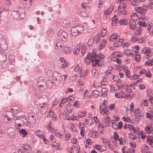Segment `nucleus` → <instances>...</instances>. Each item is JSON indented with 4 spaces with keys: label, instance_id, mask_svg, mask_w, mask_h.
<instances>
[{
    "label": "nucleus",
    "instance_id": "f257e3e1",
    "mask_svg": "<svg viewBox=\"0 0 153 153\" xmlns=\"http://www.w3.org/2000/svg\"><path fill=\"white\" fill-rule=\"evenodd\" d=\"M52 73V75L55 78H53L54 82L55 84L59 85L60 84L62 80V78L61 77V74L56 72H53L51 71L50 70H48L47 72V74Z\"/></svg>",
    "mask_w": 153,
    "mask_h": 153
},
{
    "label": "nucleus",
    "instance_id": "f03ea898",
    "mask_svg": "<svg viewBox=\"0 0 153 153\" xmlns=\"http://www.w3.org/2000/svg\"><path fill=\"white\" fill-rule=\"evenodd\" d=\"M127 5L126 3H120L118 7V14L123 16L126 14L127 13L126 10Z\"/></svg>",
    "mask_w": 153,
    "mask_h": 153
},
{
    "label": "nucleus",
    "instance_id": "7ed1b4c3",
    "mask_svg": "<svg viewBox=\"0 0 153 153\" xmlns=\"http://www.w3.org/2000/svg\"><path fill=\"white\" fill-rule=\"evenodd\" d=\"M68 37V35L67 33L62 30H59L57 33V38L59 41L62 40L65 42L67 40Z\"/></svg>",
    "mask_w": 153,
    "mask_h": 153
},
{
    "label": "nucleus",
    "instance_id": "20e7f679",
    "mask_svg": "<svg viewBox=\"0 0 153 153\" xmlns=\"http://www.w3.org/2000/svg\"><path fill=\"white\" fill-rule=\"evenodd\" d=\"M143 54H144V58L146 59L149 58L152 55V52L151 49L147 48L143 49L142 51Z\"/></svg>",
    "mask_w": 153,
    "mask_h": 153
},
{
    "label": "nucleus",
    "instance_id": "39448f33",
    "mask_svg": "<svg viewBox=\"0 0 153 153\" xmlns=\"http://www.w3.org/2000/svg\"><path fill=\"white\" fill-rule=\"evenodd\" d=\"M134 114L135 117L139 119L143 118L144 114L142 110L139 108H135L134 112Z\"/></svg>",
    "mask_w": 153,
    "mask_h": 153
},
{
    "label": "nucleus",
    "instance_id": "423d86ee",
    "mask_svg": "<svg viewBox=\"0 0 153 153\" xmlns=\"http://www.w3.org/2000/svg\"><path fill=\"white\" fill-rule=\"evenodd\" d=\"M108 109L109 108L108 107H105L102 104H101L100 105V112L101 114H105V116L107 115L109 113V111H108Z\"/></svg>",
    "mask_w": 153,
    "mask_h": 153
},
{
    "label": "nucleus",
    "instance_id": "0eeeda50",
    "mask_svg": "<svg viewBox=\"0 0 153 153\" xmlns=\"http://www.w3.org/2000/svg\"><path fill=\"white\" fill-rule=\"evenodd\" d=\"M37 81L39 89H41L45 87V83L43 77L41 76L39 77L37 79Z\"/></svg>",
    "mask_w": 153,
    "mask_h": 153
},
{
    "label": "nucleus",
    "instance_id": "6e6552de",
    "mask_svg": "<svg viewBox=\"0 0 153 153\" xmlns=\"http://www.w3.org/2000/svg\"><path fill=\"white\" fill-rule=\"evenodd\" d=\"M28 119L30 121L28 123L30 126H33L36 121V119L33 113H29L28 115Z\"/></svg>",
    "mask_w": 153,
    "mask_h": 153
},
{
    "label": "nucleus",
    "instance_id": "1a4fd4ad",
    "mask_svg": "<svg viewBox=\"0 0 153 153\" xmlns=\"http://www.w3.org/2000/svg\"><path fill=\"white\" fill-rule=\"evenodd\" d=\"M88 137L91 138H97L99 136L98 132L93 129H90L88 134Z\"/></svg>",
    "mask_w": 153,
    "mask_h": 153
},
{
    "label": "nucleus",
    "instance_id": "9d476101",
    "mask_svg": "<svg viewBox=\"0 0 153 153\" xmlns=\"http://www.w3.org/2000/svg\"><path fill=\"white\" fill-rule=\"evenodd\" d=\"M117 122L114 121H111L112 127L115 130L121 129L123 127V123L122 122H120L117 124Z\"/></svg>",
    "mask_w": 153,
    "mask_h": 153
},
{
    "label": "nucleus",
    "instance_id": "9b49d317",
    "mask_svg": "<svg viewBox=\"0 0 153 153\" xmlns=\"http://www.w3.org/2000/svg\"><path fill=\"white\" fill-rule=\"evenodd\" d=\"M48 102H44L40 104L39 107H40L42 113H45L48 111Z\"/></svg>",
    "mask_w": 153,
    "mask_h": 153
},
{
    "label": "nucleus",
    "instance_id": "f8f14e48",
    "mask_svg": "<svg viewBox=\"0 0 153 153\" xmlns=\"http://www.w3.org/2000/svg\"><path fill=\"white\" fill-rule=\"evenodd\" d=\"M135 48H136V50L135 51V61L137 62H139L141 60L140 56V54L138 53L139 49V47L138 46H136Z\"/></svg>",
    "mask_w": 153,
    "mask_h": 153
},
{
    "label": "nucleus",
    "instance_id": "ddd939ff",
    "mask_svg": "<svg viewBox=\"0 0 153 153\" xmlns=\"http://www.w3.org/2000/svg\"><path fill=\"white\" fill-rule=\"evenodd\" d=\"M96 150H98L99 152H102L105 151L106 149V146L104 145L96 144L95 145Z\"/></svg>",
    "mask_w": 153,
    "mask_h": 153
},
{
    "label": "nucleus",
    "instance_id": "4468645a",
    "mask_svg": "<svg viewBox=\"0 0 153 153\" xmlns=\"http://www.w3.org/2000/svg\"><path fill=\"white\" fill-rule=\"evenodd\" d=\"M135 9L137 13L141 15H144L146 13V9L142 7H135Z\"/></svg>",
    "mask_w": 153,
    "mask_h": 153
},
{
    "label": "nucleus",
    "instance_id": "2eb2a0df",
    "mask_svg": "<svg viewBox=\"0 0 153 153\" xmlns=\"http://www.w3.org/2000/svg\"><path fill=\"white\" fill-rule=\"evenodd\" d=\"M123 55V53L119 51L114 52L112 53L111 56L109 57V59L111 60V58L115 59L117 57H121Z\"/></svg>",
    "mask_w": 153,
    "mask_h": 153
},
{
    "label": "nucleus",
    "instance_id": "dca6fc26",
    "mask_svg": "<svg viewBox=\"0 0 153 153\" xmlns=\"http://www.w3.org/2000/svg\"><path fill=\"white\" fill-rule=\"evenodd\" d=\"M95 54V53H92L91 57V62L92 65L93 67L96 66V65L98 64V62H99V61H98V59H96L94 57V56H94Z\"/></svg>",
    "mask_w": 153,
    "mask_h": 153
},
{
    "label": "nucleus",
    "instance_id": "f3484780",
    "mask_svg": "<svg viewBox=\"0 0 153 153\" xmlns=\"http://www.w3.org/2000/svg\"><path fill=\"white\" fill-rule=\"evenodd\" d=\"M128 137L130 139L133 140H134L137 138L139 139H140L139 134L135 133V132H134V134L132 133H130L129 134Z\"/></svg>",
    "mask_w": 153,
    "mask_h": 153
},
{
    "label": "nucleus",
    "instance_id": "a211bd4d",
    "mask_svg": "<svg viewBox=\"0 0 153 153\" xmlns=\"http://www.w3.org/2000/svg\"><path fill=\"white\" fill-rule=\"evenodd\" d=\"M145 130L147 134H153V128L152 126L147 125L145 128Z\"/></svg>",
    "mask_w": 153,
    "mask_h": 153
},
{
    "label": "nucleus",
    "instance_id": "6ab92c4d",
    "mask_svg": "<svg viewBox=\"0 0 153 153\" xmlns=\"http://www.w3.org/2000/svg\"><path fill=\"white\" fill-rule=\"evenodd\" d=\"M149 150V147L146 144H143L141 147L142 153H152L151 152H148Z\"/></svg>",
    "mask_w": 153,
    "mask_h": 153
},
{
    "label": "nucleus",
    "instance_id": "aec40b11",
    "mask_svg": "<svg viewBox=\"0 0 153 153\" xmlns=\"http://www.w3.org/2000/svg\"><path fill=\"white\" fill-rule=\"evenodd\" d=\"M34 134L39 138H42L44 137V133L39 130H36L34 131Z\"/></svg>",
    "mask_w": 153,
    "mask_h": 153
},
{
    "label": "nucleus",
    "instance_id": "412c9836",
    "mask_svg": "<svg viewBox=\"0 0 153 153\" xmlns=\"http://www.w3.org/2000/svg\"><path fill=\"white\" fill-rule=\"evenodd\" d=\"M71 31L72 35L74 36H76L79 34L76 26L73 27L71 29Z\"/></svg>",
    "mask_w": 153,
    "mask_h": 153
},
{
    "label": "nucleus",
    "instance_id": "4be33fe9",
    "mask_svg": "<svg viewBox=\"0 0 153 153\" xmlns=\"http://www.w3.org/2000/svg\"><path fill=\"white\" fill-rule=\"evenodd\" d=\"M32 1V0H23L22 2L25 6L28 8L31 6Z\"/></svg>",
    "mask_w": 153,
    "mask_h": 153
},
{
    "label": "nucleus",
    "instance_id": "5701e85b",
    "mask_svg": "<svg viewBox=\"0 0 153 153\" xmlns=\"http://www.w3.org/2000/svg\"><path fill=\"white\" fill-rule=\"evenodd\" d=\"M1 42H0V47L1 48L6 51L7 48V45L5 43V40L4 39H2L1 40Z\"/></svg>",
    "mask_w": 153,
    "mask_h": 153
},
{
    "label": "nucleus",
    "instance_id": "b1692460",
    "mask_svg": "<svg viewBox=\"0 0 153 153\" xmlns=\"http://www.w3.org/2000/svg\"><path fill=\"white\" fill-rule=\"evenodd\" d=\"M92 53H95V54L94 56L95 58L96 59H98V61H99L101 60L104 59L105 56L101 54H100L97 55L95 51H93Z\"/></svg>",
    "mask_w": 153,
    "mask_h": 153
},
{
    "label": "nucleus",
    "instance_id": "393cba45",
    "mask_svg": "<svg viewBox=\"0 0 153 153\" xmlns=\"http://www.w3.org/2000/svg\"><path fill=\"white\" fill-rule=\"evenodd\" d=\"M104 119L105 120V123L106 126H108L110 125L109 123L111 121L110 117L108 116V114L105 116Z\"/></svg>",
    "mask_w": 153,
    "mask_h": 153
},
{
    "label": "nucleus",
    "instance_id": "a878e982",
    "mask_svg": "<svg viewBox=\"0 0 153 153\" xmlns=\"http://www.w3.org/2000/svg\"><path fill=\"white\" fill-rule=\"evenodd\" d=\"M107 43V41L105 39H104L100 41V45L98 46V49L101 50L104 48Z\"/></svg>",
    "mask_w": 153,
    "mask_h": 153
},
{
    "label": "nucleus",
    "instance_id": "bb28decb",
    "mask_svg": "<svg viewBox=\"0 0 153 153\" xmlns=\"http://www.w3.org/2000/svg\"><path fill=\"white\" fill-rule=\"evenodd\" d=\"M47 116L52 118L54 121L56 120V116L53 113V111L51 110H50Z\"/></svg>",
    "mask_w": 153,
    "mask_h": 153
},
{
    "label": "nucleus",
    "instance_id": "cd10ccee",
    "mask_svg": "<svg viewBox=\"0 0 153 153\" xmlns=\"http://www.w3.org/2000/svg\"><path fill=\"white\" fill-rule=\"evenodd\" d=\"M114 43V46L116 47H118L119 46L121 45L122 43L123 42L124 40L122 39H118V40H117Z\"/></svg>",
    "mask_w": 153,
    "mask_h": 153
},
{
    "label": "nucleus",
    "instance_id": "c85d7f7f",
    "mask_svg": "<svg viewBox=\"0 0 153 153\" xmlns=\"http://www.w3.org/2000/svg\"><path fill=\"white\" fill-rule=\"evenodd\" d=\"M136 23L134 21H130L129 26L131 29L132 30H134L137 27Z\"/></svg>",
    "mask_w": 153,
    "mask_h": 153
},
{
    "label": "nucleus",
    "instance_id": "c756f323",
    "mask_svg": "<svg viewBox=\"0 0 153 153\" xmlns=\"http://www.w3.org/2000/svg\"><path fill=\"white\" fill-rule=\"evenodd\" d=\"M92 140L89 138L85 140L84 141V145L85 146L87 147H88V145H91L92 144Z\"/></svg>",
    "mask_w": 153,
    "mask_h": 153
},
{
    "label": "nucleus",
    "instance_id": "7c9ffc66",
    "mask_svg": "<svg viewBox=\"0 0 153 153\" xmlns=\"http://www.w3.org/2000/svg\"><path fill=\"white\" fill-rule=\"evenodd\" d=\"M123 70L125 72L126 76L128 78H130L131 76L130 73L128 68L126 66L123 68Z\"/></svg>",
    "mask_w": 153,
    "mask_h": 153
},
{
    "label": "nucleus",
    "instance_id": "2f4dec72",
    "mask_svg": "<svg viewBox=\"0 0 153 153\" xmlns=\"http://www.w3.org/2000/svg\"><path fill=\"white\" fill-rule=\"evenodd\" d=\"M131 17L133 20L132 21H135L139 19V16L136 13H132L131 14Z\"/></svg>",
    "mask_w": 153,
    "mask_h": 153
},
{
    "label": "nucleus",
    "instance_id": "473e14b6",
    "mask_svg": "<svg viewBox=\"0 0 153 153\" xmlns=\"http://www.w3.org/2000/svg\"><path fill=\"white\" fill-rule=\"evenodd\" d=\"M88 74V71L87 70L85 69L83 71V72L82 71L81 74H80V78L82 79H84L87 75Z\"/></svg>",
    "mask_w": 153,
    "mask_h": 153
},
{
    "label": "nucleus",
    "instance_id": "72a5a7b5",
    "mask_svg": "<svg viewBox=\"0 0 153 153\" xmlns=\"http://www.w3.org/2000/svg\"><path fill=\"white\" fill-rule=\"evenodd\" d=\"M64 47V44L60 42H58L56 43L55 45V48L56 49H58L59 50L63 48Z\"/></svg>",
    "mask_w": 153,
    "mask_h": 153
},
{
    "label": "nucleus",
    "instance_id": "f704fd0d",
    "mask_svg": "<svg viewBox=\"0 0 153 153\" xmlns=\"http://www.w3.org/2000/svg\"><path fill=\"white\" fill-rule=\"evenodd\" d=\"M45 85L48 88H50L54 84L52 80L49 79L46 81V83Z\"/></svg>",
    "mask_w": 153,
    "mask_h": 153
},
{
    "label": "nucleus",
    "instance_id": "c9c22d12",
    "mask_svg": "<svg viewBox=\"0 0 153 153\" xmlns=\"http://www.w3.org/2000/svg\"><path fill=\"white\" fill-rule=\"evenodd\" d=\"M119 36H117L116 34L114 33L112 34L110 36L109 39L110 40L113 41L118 40L119 39Z\"/></svg>",
    "mask_w": 153,
    "mask_h": 153
},
{
    "label": "nucleus",
    "instance_id": "e433bc0d",
    "mask_svg": "<svg viewBox=\"0 0 153 153\" xmlns=\"http://www.w3.org/2000/svg\"><path fill=\"white\" fill-rule=\"evenodd\" d=\"M124 53L128 56H133V52L132 51H131L130 50H128V49H127L126 50H125L123 51Z\"/></svg>",
    "mask_w": 153,
    "mask_h": 153
},
{
    "label": "nucleus",
    "instance_id": "4c0bfd02",
    "mask_svg": "<svg viewBox=\"0 0 153 153\" xmlns=\"http://www.w3.org/2000/svg\"><path fill=\"white\" fill-rule=\"evenodd\" d=\"M113 10V6H111L107 10L105 11L104 14L105 15H108L111 13Z\"/></svg>",
    "mask_w": 153,
    "mask_h": 153
},
{
    "label": "nucleus",
    "instance_id": "58836bf2",
    "mask_svg": "<svg viewBox=\"0 0 153 153\" xmlns=\"http://www.w3.org/2000/svg\"><path fill=\"white\" fill-rule=\"evenodd\" d=\"M146 117L148 119L152 120V124H153V113L151 111V113L147 112L146 113Z\"/></svg>",
    "mask_w": 153,
    "mask_h": 153
},
{
    "label": "nucleus",
    "instance_id": "ea45409f",
    "mask_svg": "<svg viewBox=\"0 0 153 153\" xmlns=\"http://www.w3.org/2000/svg\"><path fill=\"white\" fill-rule=\"evenodd\" d=\"M118 17L116 15L114 16L112 19V24L114 26L116 25L117 24L118 20Z\"/></svg>",
    "mask_w": 153,
    "mask_h": 153
},
{
    "label": "nucleus",
    "instance_id": "a19ab883",
    "mask_svg": "<svg viewBox=\"0 0 153 153\" xmlns=\"http://www.w3.org/2000/svg\"><path fill=\"white\" fill-rule=\"evenodd\" d=\"M147 141L149 144L151 145L153 143V137L150 135H148L147 137Z\"/></svg>",
    "mask_w": 153,
    "mask_h": 153
},
{
    "label": "nucleus",
    "instance_id": "79ce46f5",
    "mask_svg": "<svg viewBox=\"0 0 153 153\" xmlns=\"http://www.w3.org/2000/svg\"><path fill=\"white\" fill-rule=\"evenodd\" d=\"M119 23L121 25H126L128 24V21L126 19H122L120 20Z\"/></svg>",
    "mask_w": 153,
    "mask_h": 153
},
{
    "label": "nucleus",
    "instance_id": "37998d69",
    "mask_svg": "<svg viewBox=\"0 0 153 153\" xmlns=\"http://www.w3.org/2000/svg\"><path fill=\"white\" fill-rule=\"evenodd\" d=\"M47 129L50 132H53L55 131L54 128L53 127L51 123V122L47 126Z\"/></svg>",
    "mask_w": 153,
    "mask_h": 153
},
{
    "label": "nucleus",
    "instance_id": "c03bdc74",
    "mask_svg": "<svg viewBox=\"0 0 153 153\" xmlns=\"http://www.w3.org/2000/svg\"><path fill=\"white\" fill-rule=\"evenodd\" d=\"M80 47L79 45H77L74 48L73 53L74 55H78L80 51Z\"/></svg>",
    "mask_w": 153,
    "mask_h": 153
},
{
    "label": "nucleus",
    "instance_id": "a18cd8bd",
    "mask_svg": "<svg viewBox=\"0 0 153 153\" xmlns=\"http://www.w3.org/2000/svg\"><path fill=\"white\" fill-rule=\"evenodd\" d=\"M82 69L81 68H80L79 65H77L74 69V71L78 72V73L80 74L82 72Z\"/></svg>",
    "mask_w": 153,
    "mask_h": 153
},
{
    "label": "nucleus",
    "instance_id": "49530a36",
    "mask_svg": "<svg viewBox=\"0 0 153 153\" xmlns=\"http://www.w3.org/2000/svg\"><path fill=\"white\" fill-rule=\"evenodd\" d=\"M90 53L89 54L88 53L87 54V57H86L85 58V63L87 65H88L89 64V63L91 62V58H90Z\"/></svg>",
    "mask_w": 153,
    "mask_h": 153
},
{
    "label": "nucleus",
    "instance_id": "de8ad7c7",
    "mask_svg": "<svg viewBox=\"0 0 153 153\" xmlns=\"http://www.w3.org/2000/svg\"><path fill=\"white\" fill-rule=\"evenodd\" d=\"M116 84L119 89H120L124 86V84L122 83V81L120 79L116 82Z\"/></svg>",
    "mask_w": 153,
    "mask_h": 153
},
{
    "label": "nucleus",
    "instance_id": "09e8293b",
    "mask_svg": "<svg viewBox=\"0 0 153 153\" xmlns=\"http://www.w3.org/2000/svg\"><path fill=\"white\" fill-rule=\"evenodd\" d=\"M144 65L147 66L153 65V59H152L148 60L144 63Z\"/></svg>",
    "mask_w": 153,
    "mask_h": 153
},
{
    "label": "nucleus",
    "instance_id": "8fccbe9b",
    "mask_svg": "<svg viewBox=\"0 0 153 153\" xmlns=\"http://www.w3.org/2000/svg\"><path fill=\"white\" fill-rule=\"evenodd\" d=\"M101 95L102 97H104L106 96L108 93V91L106 88H102L101 90Z\"/></svg>",
    "mask_w": 153,
    "mask_h": 153
},
{
    "label": "nucleus",
    "instance_id": "3c124183",
    "mask_svg": "<svg viewBox=\"0 0 153 153\" xmlns=\"http://www.w3.org/2000/svg\"><path fill=\"white\" fill-rule=\"evenodd\" d=\"M153 25L152 22H149L146 24V26H147L148 32L149 33H151V28L152 27Z\"/></svg>",
    "mask_w": 153,
    "mask_h": 153
},
{
    "label": "nucleus",
    "instance_id": "603ef678",
    "mask_svg": "<svg viewBox=\"0 0 153 153\" xmlns=\"http://www.w3.org/2000/svg\"><path fill=\"white\" fill-rule=\"evenodd\" d=\"M141 30L142 28L141 27H138L134 33V34L137 36H140L142 32Z\"/></svg>",
    "mask_w": 153,
    "mask_h": 153
},
{
    "label": "nucleus",
    "instance_id": "864d4df0",
    "mask_svg": "<svg viewBox=\"0 0 153 153\" xmlns=\"http://www.w3.org/2000/svg\"><path fill=\"white\" fill-rule=\"evenodd\" d=\"M107 34L106 27H103L101 31V36L102 37L105 36Z\"/></svg>",
    "mask_w": 153,
    "mask_h": 153
},
{
    "label": "nucleus",
    "instance_id": "5fc2aeb1",
    "mask_svg": "<svg viewBox=\"0 0 153 153\" xmlns=\"http://www.w3.org/2000/svg\"><path fill=\"white\" fill-rule=\"evenodd\" d=\"M78 31V34L82 33L84 30V28L83 26H76Z\"/></svg>",
    "mask_w": 153,
    "mask_h": 153
},
{
    "label": "nucleus",
    "instance_id": "6e6d98bb",
    "mask_svg": "<svg viewBox=\"0 0 153 153\" xmlns=\"http://www.w3.org/2000/svg\"><path fill=\"white\" fill-rule=\"evenodd\" d=\"M91 73L93 76L95 78L97 77L98 75V71L95 69H93L91 71Z\"/></svg>",
    "mask_w": 153,
    "mask_h": 153
},
{
    "label": "nucleus",
    "instance_id": "4d7b16f0",
    "mask_svg": "<svg viewBox=\"0 0 153 153\" xmlns=\"http://www.w3.org/2000/svg\"><path fill=\"white\" fill-rule=\"evenodd\" d=\"M77 77V75L76 74H73L72 76L70 77L69 80L70 82H73L75 81Z\"/></svg>",
    "mask_w": 153,
    "mask_h": 153
},
{
    "label": "nucleus",
    "instance_id": "13d9d810",
    "mask_svg": "<svg viewBox=\"0 0 153 153\" xmlns=\"http://www.w3.org/2000/svg\"><path fill=\"white\" fill-rule=\"evenodd\" d=\"M72 108L71 105H68L66 107V110L68 114L71 113L72 111Z\"/></svg>",
    "mask_w": 153,
    "mask_h": 153
},
{
    "label": "nucleus",
    "instance_id": "bf43d9fd",
    "mask_svg": "<svg viewBox=\"0 0 153 153\" xmlns=\"http://www.w3.org/2000/svg\"><path fill=\"white\" fill-rule=\"evenodd\" d=\"M87 50V47L86 45H84L82 46L81 48V52L82 56L84 55L86 53Z\"/></svg>",
    "mask_w": 153,
    "mask_h": 153
},
{
    "label": "nucleus",
    "instance_id": "052dcab7",
    "mask_svg": "<svg viewBox=\"0 0 153 153\" xmlns=\"http://www.w3.org/2000/svg\"><path fill=\"white\" fill-rule=\"evenodd\" d=\"M99 94V92L97 90H95L92 92V96L94 97H98Z\"/></svg>",
    "mask_w": 153,
    "mask_h": 153
},
{
    "label": "nucleus",
    "instance_id": "680f3d73",
    "mask_svg": "<svg viewBox=\"0 0 153 153\" xmlns=\"http://www.w3.org/2000/svg\"><path fill=\"white\" fill-rule=\"evenodd\" d=\"M111 62H114V61H116V62L119 65H120L121 64V60L120 59H117V58H115V59H112L111 58Z\"/></svg>",
    "mask_w": 153,
    "mask_h": 153
},
{
    "label": "nucleus",
    "instance_id": "e2e57ef3",
    "mask_svg": "<svg viewBox=\"0 0 153 153\" xmlns=\"http://www.w3.org/2000/svg\"><path fill=\"white\" fill-rule=\"evenodd\" d=\"M68 97L62 99L60 103V106L63 105L64 104L66 103L68 100Z\"/></svg>",
    "mask_w": 153,
    "mask_h": 153
},
{
    "label": "nucleus",
    "instance_id": "0e129e2a",
    "mask_svg": "<svg viewBox=\"0 0 153 153\" xmlns=\"http://www.w3.org/2000/svg\"><path fill=\"white\" fill-rule=\"evenodd\" d=\"M128 128L131 131H132L133 132H135L136 131L134 127L131 124H128Z\"/></svg>",
    "mask_w": 153,
    "mask_h": 153
},
{
    "label": "nucleus",
    "instance_id": "69168bd1",
    "mask_svg": "<svg viewBox=\"0 0 153 153\" xmlns=\"http://www.w3.org/2000/svg\"><path fill=\"white\" fill-rule=\"evenodd\" d=\"M101 140L104 144L108 143L110 142L109 139H106L104 137L101 138Z\"/></svg>",
    "mask_w": 153,
    "mask_h": 153
},
{
    "label": "nucleus",
    "instance_id": "338daca9",
    "mask_svg": "<svg viewBox=\"0 0 153 153\" xmlns=\"http://www.w3.org/2000/svg\"><path fill=\"white\" fill-rule=\"evenodd\" d=\"M55 135L57 137L59 138H62L63 137V135L61 134V132L58 131H57L56 130L55 132Z\"/></svg>",
    "mask_w": 153,
    "mask_h": 153
},
{
    "label": "nucleus",
    "instance_id": "774afa93",
    "mask_svg": "<svg viewBox=\"0 0 153 153\" xmlns=\"http://www.w3.org/2000/svg\"><path fill=\"white\" fill-rule=\"evenodd\" d=\"M138 24L141 27H145L146 26V24L143 21H139L138 22Z\"/></svg>",
    "mask_w": 153,
    "mask_h": 153
}]
</instances>
